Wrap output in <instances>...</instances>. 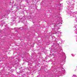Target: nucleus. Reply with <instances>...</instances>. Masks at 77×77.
<instances>
[{
    "label": "nucleus",
    "mask_w": 77,
    "mask_h": 77,
    "mask_svg": "<svg viewBox=\"0 0 77 77\" xmlns=\"http://www.w3.org/2000/svg\"><path fill=\"white\" fill-rule=\"evenodd\" d=\"M53 54H52V55H53Z\"/></svg>",
    "instance_id": "1"
}]
</instances>
